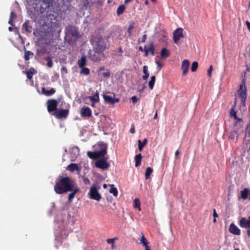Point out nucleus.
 <instances>
[{"mask_svg":"<svg viewBox=\"0 0 250 250\" xmlns=\"http://www.w3.org/2000/svg\"><path fill=\"white\" fill-rule=\"evenodd\" d=\"M100 150L94 152L88 151L87 156L91 159L100 158L95 162V166L103 170L108 168L110 164L107 162L108 159L107 157H104L107 153V146L105 144L100 143L98 144Z\"/></svg>","mask_w":250,"mask_h":250,"instance_id":"f257e3e1","label":"nucleus"},{"mask_svg":"<svg viewBox=\"0 0 250 250\" xmlns=\"http://www.w3.org/2000/svg\"><path fill=\"white\" fill-rule=\"evenodd\" d=\"M107 39L105 38H98L93 42L94 54L90 57L94 61L100 60L103 58V51L107 46Z\"/></svg>","mask_w":250,"mask_h":250,"instance_id":"f03ea898","label":"nucleus"},{"mask_svg":"<svg viewBox=\"0 0 250 250\" xmlns=\"http://www.w3.org/2000/svg\"><path fill=\"white\" fill-rule=\"evenodd\" d=\"M75 182L68 177H62L56 183L54 190L57 194L67 192Z\"/></svg>","mask_w":250,"mask_h":250,"instance_id":"7ed1b4c3","label":"nucleus"},{"mask_svg":"<svg viewBox=\"0 0 250 250\" xmlns=\"http://www.w3.org/2000/svg\"><path fill=\"white\" fill-rule=\"evenodd\" d=\"M246 99V88L244 83L240 85L239 88L235 94V101H240L244 104Z\"/></svg>","mask_w":250,"mask_h":250,"instance_id":"20e7f679","label":"nucleus"},{"mask_svg":"<svg viewBox=\"0 0 250 250\" xmlns=\"http://www.w3.org/2000/svg\"><path fill=\"white\" fill-rule=\"evenodd\" d=\"M88 195L89 198L98 201H100L101 198V196L98 192V188L95 185H93L90 188Z\"/></svg>","mask_w":250,"mask_h":250,"instance_id":"39448f33","label":"nucleus"},{"mask_svg":"<svg viewBox=\"0 0 250 250\" xmlns=\"http://www.w3.org/2000/svg\"><path fill=\"white\" fill-rule=\"evenodd\" d=\"M183 29L178 28L173 32V39L174 42L178 44L181 38H184Z\"/></svg>","mask_w":250,"mask_h":250,"instance_id":"423d86ee","label":"nucleus"},{"mask_svg":"<svg viewBox=\"0 0 250 250\" xmlns=\"http://www.w3.org/2000/svg\"><path fill=\"white\" fill-rule=\"evenodd\" d=\"M68 191L70 192L68 195V201L70 203L74 199L75 194L80 191V189L77 187L75 182L73 184V186L70 188Z\"/></svg>","mask_w":250,"mask_h":250,"instance_id":"0eeeda50","label":"nucleus"},{"mask_svg":"<svg viewBox=\"0 0 250 250\" xmlns=\"http://www.w3.org/2000/svg\"><path fill=\"white\" fill-rule=\"evenodd\" d=\"M70 158L71 161H75L79 155V149L77 146L71 147L69 149Z\"/></svg>","mask_w":250,"mask_h":250,"instance_id":"6e6552de","label":"nucleus"},{"mask_svg":"<svg viewBox=\"0 0 250 250\" xmlns=\"http://www.w3.org/2000/svg\"><path fill=\"white\" fill-rule=\"evenodd\" d=\"M68 114V110L57 109L54 113V115L59 119L66 118Z\"/></svg>","mask_w":250,"mask_h":250,"instance_id":"1a4fd4ad","label":"nucleus"},{"mask_svg":"<svg viewBox=\"0 0 250 250\" xmlns=\"http://www.w3.org/2000/svg\"><path fill=\"white\" fill-rule=\"evenodd\" d=\"M189 65L190 62L188 60L185 59L183 61L181 65V69L182 71V74L183 75H186L187 74L189 69Z\"/></svg>","mask_w":250,"mask_h":250,"instance_id":"9d476101","label":"nucleus"},{"mask_svg":"<svg viewBox=\"0 0 250 250\" xmlns=\"http://www.w3.org/2000/svg\"><path fill=\"white\" fill-rule=\"evenodd\" d=\"M47 109L48 111L50 112L56 109L57 106L58 102L55 100H49L47 102Z\"/></svg>","mask_w":250,"mask_h":250,"instance_id":"9b49d317","label":"nucleus"},{"mask_svg":"<svg viewBox=\"0 0 250 250\" xmlns=\"http://www.w3.org/2000/svg\"><path fill=\"white\" fill-rule=\"evenodd\" d=\"M240 225L241 227L250 229V216L247 219L242 218L240 220Z\"/></svg>","mask_w":250,"mask_h":250,"instance_id":"f8f14e48","label":"nucleus"},{"mask_svg":"<svg viewBox=\"0 0 250 250\" xmlns=\"http://www.w3.org/2000/svg\"><path fill=\"white\" fill-rule=\"evenodd\" d=\"M103 97L105 102L107 104H114L119 101V99L114 98L106 95H104Z\"/></svg>","mask_w":250,"mask_h":250,"instance_id":"ddd939ff","label":"nucleus"},{"mask_svg":"<svg viewBox=\"0 0 250 250\" xmlns=\"http://www.w3.org/2000/svg\"><path fill=\"white\" fill-rule=\"evenodd\" d=\"M66 169L71 172L76 170L79 173L81 170V167L76 164L72 163L67 166Z\"/></svg>","mask_w":250,"mask_h":250,"instance_id":"4468645a","label":"nucleus"},{"mask_svg":"<svg viewBox=\"0 0 250 250\" xmlns=\"http://www.w3.org/2000/svg\"><path fill=\"white\" fill-rule=\"evenodd\" d=\"M229 230L230 232L235 235H239L240 234V229L235 226L233 223H231L229 226Z\"/></svg>","mask_w":250,"mask_h":250,"instance_id":"2eb2a0df","label":"nucleus"},{"mask_svg":"<svg viewBox=\"0 0 250 250\" xmlns=\"http://www.w3.org/2000/svg\"><path fill=\"white\" fill-rule=\"evenodd\" d=\"M241 196L243 199H249L250 200V190L247 188H244L241 191Z\"/></svg>","mask_w":250,"mask_h":250,"instance_id":"dca6fc26","label":"nucleus"},{"mask_svg":"<svg viewBox=\"0 0 250 250\" xmlns=\"http://www.w3.org/2000/svg\"><path fill=\"white\" fill-rule=\"evenodd\" d=\"M140 242L142 244L143 246L145 248L144 250H150V247L148 246V242L147 240L145 238L144 235L142 234V237L140 239Z\"/></svg>","mask_w":250,"mask_h":250,"instance_id":"f3484780","label":"nucleus"},{"mask_svg":"<svg viewBox=\"0 0 250 250\" xmlns=\"http://www.w3.org/2000/svg\"><path fill=\"white\" fill-rule=\"evenodd\" d=\"M81 114L83 117H89L91 115V111L88 107H83L81 109Z\"/></svg>","mask_w":250,"mask_h":250,"instance_id":"a211bd4d","label":"nucleus"},{"mask_svg":"<svg viewBox=\"0 0 250 250\" xmlns=\"http://www.w3.org/2000/svg\"><path fill=\"white\" fill-rule=\"evenodd\" d=\"M233 127L234 129H238L243 127V120L242 119L233 121Z\"/></svg>","mask_w":250,"mask_h":250,"instance_id":"6ab92c4d","label":"nucleus"},{"mask_svg":"<svg viewBox=\"0 0 250 250\" xmlns=\"http://www.w3.org/2000/svg\"><path fill=\"white\" fill-rule=\"evenodd\" d=\"M72 36V40H75L79 36L77 30L75 28H72L71 32L68 34L67 37Z\"/></svg>","mask_w":250,"mask_h":250,"instance_id":"aec40b11","label":"nucleus"},{"mask_svg":"<svg viewBox=\"0 0 250 250\" xmlns=\"http://www.w3.org/2000/svg\"><path fill=\"white\" fill-rule=\"evenodd\" d=\"M169 55V52L166 48H164L162 49L161 52V58H167Z\"/></svg>","mask_w":250,"mask_h":250,"instance_id":"412c9836","label":"nucleus"},{"mask_svg":"<svg viewBox=\"0 0 250 250\" xmlns=\"http://www.w3.org/2000/svg\"><path fill=\"white\" fill-rule=\"evenodd\" d=\"M88 98L92 103H97L99 101V97L98 93H96L93 96H89Z\"/></svg>","mask_w":250,"mask_h":250,"instance_id":"4be33fe9","label":"nucleus"},{"mask_svg":"<svg viewBox=\"0 0 250 250\" xmlns=\"http://www.w3.org/2000/svg\"><path fill=\"white\" fill-rule=\"evenodd\" d=\"M229 137L232 140H234L237 137V132L236 129H234L229 133Z\"/></svg>","mask_w":250,"mask_h":250,"instance_id":"5701e85b","label":"nucleus"},{"mask_svg":"<svg viewBox=\"0 0 250 250\" xmlns=\"http://www.w3.org/2000/svg\"><path fill=\"white\" fill-rule=\"evenodd\" d=\"M35 73H36V70L33 68H30L29 70L26 72V75L28 79L30 80L32 78V75Z\"/></svg>","mask_w":250,"mask_h":250,"instance_id":"b1692460","label":"nucleus"},{"mask_svg":"<svg viewBox=\"0 0 250 250\" xmlns=\"http://www.w3.org/2000/svg\"><path fill=\"white\" fill-rule=\"evenodd\" d=\"M156 78L155 76H153L150 78V80L148 83V86L150 89H152L154 87V85L155 83Z\"/></svg>","mask_w":250,"mask_h":250,"instance_id":"393cba45","label":"nucleus"},{"mask_svg":"<svg viewBox=\"0 0 250 250\" xmlns=\"http://www.w3.org/2000/svg\"><path fill=\"white\" fill-rule=\"evenodd\" d=\"M138 148L140 151H142L144 146L146 144V143L147 142V140L146 139H145L144 140L143 143H142L140 140H139L138 141Z\"/></svg>","mask_w":250,"mask_h":250,"instance_id":"a878e982","label":"nucleus"},{"mask_svg":"<svg viewBox=\"0 0 250 250\" xmlns=\"http://www.w3.org/2000/svg\"><path fill=\"white\" fill-rule=\"evenodd\" d=\"M143 72L144 73V75L143 76V79L144 80H146L149 76V73L148 71V68L147 66L145 65L143 67Z\"/></svg>","mask_w":250,"mask_h":250,"instance_id":"bb28decb","label":"nucleus"},{"mask_svg":"<svg viewBox=\"0 0 250 250\" xmlns=\"http://www.w3.org/2000/svg\"><path fill=\"white\" fill-rule=\"evenodd\" d=\"M109 187H110L109 192L114 196H117L118 195L117 189L113 187V185H109Z\"/></svg>","mask_w":250,"mask_h":250,"instance_id":"cd10ccee","label":"nucleus"},{"mask_svg":"<svg viewBox=\"0 0 250 250\" xmlns=\"http://www.w3.org/2000/svg\"><path fill=\"white\" fill-rule=\"evenodd\" d=\"M142 159V155L141 154H139L137 155L135 157V166L138 167L139 166L141 162Z\"/></svg>","mask_w":250,"mask_h":250,"instance_id":"c85d7f7f","label":"nucleus"},{"mask_svg":"<svg viewBox=\"0 0 250 250\" xmlns=\"http://www.w3.org/2000/svg\"><path fill=\"white\" fill-rule=\"evenodd\" d=\"M79 66L81 68H83L86 64V59L85 57H82L78 62Z\"/></svg>","mask_w":250,"mask_h":250,"instance_id":"c756f323","label":"nucleus"},{"mask_svg":"<svg viewBox=\"0 0 250 250\" xmlns=\"http://www.w3.org/2000/svg\"><path fill=\"white\" fill-rule=\"evenodd\" d=\"M134 207L135 208H138L139 210H141L140 208V202L139 199L138 198H135L134 200Z\"/></svg>","mask_w":250,"mask_h":250,"instance_id":"7c9ffc66","label":"nucleus"},{"mask_svg":"<svg viewBox=\"0 0 250 250\" xmlns=\"http://www.w3.org/2000/svg\"><path fill=\"white\" fill-rule=\"evenodd\" d=\"M43 93L46 95H50L54 94L55 93V90L53 88L50 89L49 91H46L45 90L44 88H42V89Z\"/></svg>","mask_w":250,"mask_h":250,"instance_id":"2f4dec72","label":"nucleus"},{"mask_svg":"<svg viewBox=\"0 0 250 250\" xmlns=\"http://www.w3.org/2000/svg\"><path fill=\"white\" fill-rule=\"evenodd\" d=\"M33 54L31 52L29 51H26L24 54V58L26 60H28L33 56Z\"/></svg>","mask_w":250,"mask_h":250,"instance_id":"473e14b6","label":"nucleus"},{"mask_svg":"<svg viewBox=\"0 0 250 250\" xmlns=\"http://www.w3.org/2000/svg\"><path fill=\"white\" fill-rule=\"evenodd\" d=\"M152 169L150 167H147L146 169V174H145L146 178V179L148 178L149 176L152 173Z\"/></svg>","mask_w":250,"mask_h":250,"instance_id":"72a5a7b5","label":"nucleus"},{"mask_svg":"<svg viewBox=\"0 0 250 250\" xmlns=\"http://www.w3.org/2000/svg\"><path fill=\"white\" fill-rule=\"evenodd\" d=\"M125 10V6L124 5L120 6L117 11V13L118 15H120L123 13L124 10Z\"/></svg>","mask_w":250,"mask_h":250,"instance_id":"f704fd0d","label":"nucleus"},{"mask_svg":"<svg viewBox=\"0 0 250 250\" xmlns=\"http://www.w3.org/2000/svg\"><path fill=\"white\" fill-rule=\"evenodd\" d=\"M16 17V14L13 12L12 11L11 12L10 17V19L8 21V23L10 24L13 25V24H12L13 20L14 19H15Z\"/></svg>","mask_w":250,"mask_h":250,"instance_id":"c9c22d12","label":"nucleus"},{"mask_svg":"<svg viewBox=\"0 0 250 250\" xmlns=\"http://www.w3.org/2000/svg\"><path fill=\"white\" fill-rule=\"evenodd\" d=\"M197 68H198V63H197V62H194L192 63L191 71L192 72H194V71H195L197 70Z\"/></svg>","mask_w":250,"mask_h":250,"instance_id":"e433bc0d","label":"nucleus"},{"mask_svg":"<svg viewBox=\"0 0 250 250\" xmlns=\"http://www.w3.org/2000/svg\"><path fill=\"white\" fill-rule=\"evenodd\" d=\"M134 27V25L133 23H131L129 25L127 28V32L128 33V36L131 37V30L132 29H133Z\"/></svg>","mask_w":250,"mask_h":250,"instance_id":"4c0bfd02","label":"nucleus"},{"mask_svg":"<svg viewBox=\"0 0 250 250\" xmlns=\"http://www.w3.org/2000/svg\"><path fill=\"white\" fill-rule=\"evenodd\" d=\"M46 60L47 62V65L48 67H49L50 68L52 67L53 66V62H52V60L51 59V58L49 57H47L46 59Z\"/></svg>","mask_w":250,"mask_h":250,"instance_id":"58836bf2","label":"nucleus"},{"mask_svg":"<svg viewBox=\"0 0 250 250\" xmlns=\"http://www.w3.org/2000/svg\"><path fill=\"white\" fill-rule=\"evenodd\" d=\"M81 74L83 75H88L89 73V70L87 68H82V71L81 72Z\"/></svg>","mask_w":250,"mask_h":250,"instance_id":"ea45409f","label":"nucleus"},{"mask_svg":"<svg viewBox=\"0 0 250 250\" xmlns=\"http://www.w3.org/2000/svg\"><path fill=\"white\" fill-rule=\"evenodd\" d=\"M147 48L148 49V51L151 52V54L153 55H154L155 52L152 43H151L150 46L148 47Z\"/></svg>","mask_w":250,"mask_h":250,"instance_id":"a19ab883","label":"nucleus"},{"mask_svg":"<svg viewBox=\"0 0 250 250\" xmlns=\"http://www.w3.org/2000/svg\"><path fill=\"white\" fill-rule=\"evenodd\" d=\"M236 115V112L232 108L230 111V118H232V117L234 115Z\"/></svg>","mask_w":250,"mask_h":250,"instance_id":"79ce46f5","label":"nucleus"},{"mask_svg":"<svg viewBox=\"0 0 250 250\" xmlns=\"http://www.w3.org/2000/svg\"><path fill=\"white\" fill-rule=\"evenodd\" d=\"M131 100L133 104H135L136 102H137L138 101L139 99L137 98V97H136V96H133L131 98Z\"/></svg>","mask_w":250,"mask_h":250,"instance_id":"37998d69","label":"nucleus"},{"mask_svg":"<svg viewBox=\"0 0 250 250\" xmlns=\"http://www.w3.org/2000/svg\"><path fill=\"white\" fill-rule=\"evenodd\" d=\"M61 73L62 74L64 75L67 73V69L66 67H62L61 69Z\"/></svg>","mask_w":250,"mask_h":250,"instance_id":"c03bdc74","label":"nucleus"},{"mask_svg":"<svg viewBox=\"0 0 250 250\" xmlns=\"http://www.w3.org/2000/svg\"><path fill=\"white\" fill-rule=\"evenodd\" d=\"M246 135H248L250 137V124L246 129Z\"/></svg>","mask_w":250,"mask_h":250,"instance_id":"a18cd8bd","label":"nucleus"},{"mask_svg":"<svg viewBox=\"0 0 250 250\" xmlns=\"http://www.w3.org/2000/svg\"><path fill=\"white\" fill-rule=\"evenodd\" d=\"M102 75L104 77H109L110 74H109V73L108 72L106 71V72H103L102 73Z\"/></svg>","mask_w":250,"mask_h":250,"instance_id":"49530a36","label":"nucleus"},{"mask_svg":"<svg viewBox=\"0 0 250 250\" xmlns=\"http://www.w3.org/2000/svg\"><path fill=\"white\" fill-rule=\"evenodd\" d=\"M114 239H109L107 240V242L108 244H113L114 243Z\"/></svg>","mask_w":250,"mask_h":250,"instance_id":"de8ad7c7","label":"nucleus"},{"mask_svg":"<svg viewBox=\"0 0 250 250\" xmlns=\"http://www.w3.org/2000/svg\"><path fill=\"white\" fill-rule=\"evenodd\" d=\"M212 68H213V67L212 65H211L208 70V75H209V76H211Z\"/></svg>","mask_w":250,"mask_h":250,"instance_id":"09e8293b","label":"nucleus"},{"mask_svg":"<svg viewBox=\"0 0 250 250\" xmlns=\"http://www.w3.org/2000/svg\"><path fill=\"white\" fill-rule=\"evenodd\" d=\"M231 119L232 120H233V121L237 120V119H240L241 118H239L238 117H237V114H236V115L233 116L232 117V118H231Z\"/></svg>","mask_w":250,"mask_h":250,"instance_id":"8fccbe9b","label":"nucleus"},{"mask_svg":"<svg viewBox=\"0 0 250 250\" xmlns=\"http://www.w3.org/2000/svg\"><path fill=\"white\" fill-rule=\"evenodd\" d=\"M231 119L232 120H233V121L237 120V119H240L241 118H239L238 117H237V114H236V115L233 116L232 117V118H231Z\"/></svg>","mask_w":250,"mask_h":250,"instance_id":"3c124183","label":"nucleus"},{"mask_svg":"<svg viewBox=\"0 0 250 250\" xmlns=\"http://www.w3.org/2000/svg\"><path fill=\"white\" fill-rule=\"evenodd\" d=\"M246 25L249 29V30L250 31V22L248 21H246Z\"/></svg>","mask_w":250,"mask_h":250,"instance_id":"603ef678","label":"nucleus"},{"mask_svg":"<svg viewBox=\"0 0 250 250\" xmlns=\"http://www.w3.org/2000/svg\"><path fill=\"white\" fill-rule=\"evenodd\" d=\"M179 150H176L175 152V159H177L179 154Z\"/></svg>","mask_w":250,"mask_h":250,"instance_id":"864d4df0","label":"nucleus"},{"mask_svg":"<svg viewBox=\"0 0 250 250\" xmlns=\"http://www.w3.org/2000/svg\"><path fill=\"white\" fill-rule=\"evenodd\" d=\"M213 216L214 218L218 217V214L216 213L215 209H214V211H213Z\"/></svg>","mask_w":250,"mask_h":250,"instance_id":"5fc2aeb1","label":"nucleus"},{"mask_svg":"<svg viewBox=\"0 0 250 250\" xmlns=\"http://www.w3.org/2000/svg\"><path fill=\"white\" fill-rule=\"evenodd\" d=\"M146 38V35H144L142 38V42H144L145 41Z\"/></svg>","mask_w":250,"mask_h":250,"instance_id":"6e6d98bb","label":"nucleus"},{"mask_svg":"<svg viewBox=\"0 0 250 250\" xmlns=\"http://www.w3.org/2000/svg\"><path fill=\"white\" fill-rule=\"evenodd\" d=\"M130 131V132L131 133H134L135 129H134V126H133V127H132L131 128Z\"/></svg>","mask_w":250,"mask_h":250,"instance_id":"4d7b16f0","label":"nucleus"},{"mask_svg":"<svg viewBox=\"0 0 250 250\" xmlns=\"http://www.w3.org/2000/svg\"><path fill=\"white\" fill-rule=\"evenodd\" d=\"M84 181L85 184H89L90 183L89 180L87 178H84Z\"/></svg>","mask_w":250,"mask_h":250,"instance_id":"13d9d810","label":"nucleus"},{"mask_svg":"<svg viewBox=\"0 0 250 250\" xmlns=\"http://www.w3.org/2000/svg\"><path fill=\"white\" fill-rule=\"evenodd\" d=\"M145 56H146L148 54V49L147 48L146 49H145Z\"/></svg>","mask_w":250,"mask_h":250,"instance_id":"bf43d9fd","label":"nucleus"},{"mask_svg":"<svg viewBox=\"0 0 250 250\" xmlns=\"http://www.w3.org/2000/svg\"><path fill=\"white\" fill-rule=\"evenodd\" d=\"M156 63L159 67H162L163 65L158 61L156 62Z\"/></svg>","mask_w":250,"mask_h":250,"instance_id":"052dcab7","label":"nucleus"},{"mask_svg":"<svg viewBox=\"0 0 250 250\" xmlns=\"http://www.w3.org/2000/svg\"><path fill=\"white\" fill-rule=\"evenodd\" d=\"M108 186L109 187V185H106V184H104V185H103V188H107V187Z\"/></svg>","mask_w":250,"mask_h":250,"instance_id":"680f3d73","label":"nucleus"},{"mask_svg":"<svg viewBox=\"0 0 250 250\" xmlns=\"http://www.w3.org/2000/svg\"><path fill=\"white\" fill-rule=\"evenodd\" d=\"M131 0H125V4H126V3H127L128 2H130Z\"/></svg>","mask_w":250,"mask_h":250,"instance_id":"e2e57ef3","label":"nucleus"},{"mask_svg":"<svg viewBox=\"0 0 250 250\" xmlns=\"http://www.w3.org/2000/svg\"><path fill=\"white\" fill-rule=\"evenodd\" d=\"M157 113H156L155 115H154V119H157Z\"/></svg>","mask_w":250,"mask_h":250,"instance_id":"0e129e2a","label":"nucleus"},{"mask_svg":"<svg viewBox=\"0 0 250 250\" xmlns=\"http://www.w3.org/2000/svg\"><path fill=\"white\" fill-rule=\"evenodd\" d=\"M8 29H9V30L10 31H11L13 30V28H12V27H9L8 28Z\"/></svg>","mask_w":250,"mask_h":250,"instance_id":"69168bd1","label":"nucleus"},{"mask_svg":"<svg viewBox=\"0 0 250 250\" xmlns=\"http://www.w3.org/2000/svg\"><path fill=\"white\" fill-rule=\"evenodd\" d=\"M148 3V1L146 0V1H145V4L147 5Z\"/></svg>","mask_w":250,"mask_h":250,"instance_id":"338daca9","label":"nucleus"},{"mask_svg":"<svg viewBox=\"0 0 250 250\" xmlns=\"http://www.w3.org/2000/svg\"><path fill=\"white\" fill-rule=\"evenodd\" d=\"M139 49H140V50H141L142 51L143 50V48L142 47H140Z\"/></svg>","mask_w":250,"mask_h":250,"instance_id":"774afa93","label":"nucleus"}]
</instances>
